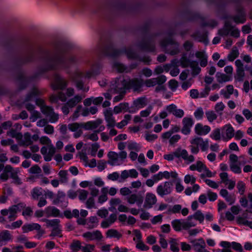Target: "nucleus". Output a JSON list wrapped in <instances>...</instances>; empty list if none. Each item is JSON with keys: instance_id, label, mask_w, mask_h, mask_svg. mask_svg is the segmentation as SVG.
I'll return each instance as SVG.
<instances>
[{"instance_id": "17", "label": "nucleus", "mask_w": 252, "mask_h": 252, "mask_svg": "<svg viewBox=\"0 0 252 252\" xmlns=\"http://www.w3.org/2000/svg\"><path fill=\"white\" fill-rule=\"evenodd\" d=\"M177 158H182L186 163L189 164L193 162L195 160L194 157L192 155H189L186 149L178 148V152H176Z\"/></svg>"}, {"instance_id": "20", "label": "nucleus", "mask_w": 252, "mask_h": 252, "mask_svg": "<svg viewBox=\"0 0 252 252\" xmlns=\"http://www.w3.org/2000/svg\"><path fill=\"white\" fill-rule=\"evenodd\" d=\"M166 81V77L164 75H160L157 78H153L147 79L144 82V84L147 87H152L156 85H162Z\"/></svg>"}, {"instance_id": "55", "label": "nucleus", "mask_w": 252, "mask_h": 252, "mask_svg": "<svg viewBox=\"0 0 252 252\" xmlns=\"http://www.w3.org/2000/svg\"><path fill=\"white\" fill-rule=\"evenodd\" d=\"M43 220L46 222L47 226H51L54 228L60 225V220L57 219H55L53 220L44 219Z\"/></svg>"}, {"instance_id": "31", "label": "nucleus", "mask_w": 252, "mask_h": 252, "mask_svg": "<svg viewBox=\"0 0 252 252\" xmlns=\"http://www.w3.org/2000/svg\"><path fill=\"white\" fill-rule=\"evenodd\" d=\"M85 97V95L81 94H77L72 98L69 99L67 101V105L69 108H73L76 106L77 104L81 102L83 98Z\"/></svg>"}, {"instance_id": "16", "label": "nucleus", "mask_w": 252, "mask_h": 252, "mask_svg": "<svg viewBox=\"0 0 252 252\" xmlns=\"http://www.w3.org/2000/svg\"><path fill=\"white\" fill-rule=\"evenodd\" d=\"M82 236L88 242L91 241H99L101 240L103 238V236L101 232L97 230L84 233L82 234Z\"/></svg>"}, {"instance_id": "46", "label": "nucleus", "mask_w": 252, "mask_h": 252, "mask_svg": "<svg viewBox=\"0 0 252 252\" xmlns=\"http://www.w3.org/2000/svg\"><path fill=\"white\" fill-rule=\"evenodd\" d=\"M41 188L35 187L31 191L32 197L33 199L38 200L43 194Z\"/></svg>"}, {"instance_id": "36", "label": "nucleus", "mask_w": 252, "mask_h": 252, "mask_svg": "<svg viewBox=\"0 0 252 252\" xmlns=\"http://www.w3.org/2000/svg\"><path fill=\"white\" fill-rule=\"evenodd\" d=\"M140 47L143 50L152 52L155 50V47L153 43L149 40L143 41L140 44Z\"/></svg>"}, {"instance_id": "1", "label": "nucleus", "mask_w": 252, "mask_h": 252, "mask_svg": "<svg viewBox=\"0 0 252 252\" xmlns=\"http://www.w3.org/2000/svg\"><path fill=\"white\" fill-rule=\"evenodd\" d=\"M44 62V71L66 69L68 68L71 63L74 62V58H67L65 55L64 51L58 48L53 55L47 53Z\"/></svg>"}, {"instance_id": "49", "label": "nucleus", "mask_w": 252, "mask_h": 252, "mask_svg": "<svg viewBox=\"0 0 252 252\" xmlns=\"http://www.w3.org/2000/svg\"><path fill=\"white\" fill-rule=\"evenodd\" d=\"M239 55L238 50L236 47L233 48L231 52L228 55L227 59L228 61L233 62L236 58H237Z\"/></svg>"}, {"instance_id": "38", "label": "nucleus", "mask_w": 252, "mask_h": 252, "mask_svg": "<svg viewBox=\"0 0 252 252\" xmlns=\"http://www.w3.org/2000/svg\"><path fill=\"white\" fill-rule=\"evenodd\" d=\"M206 166V165L201 161H197L195 163L190 165L189 169L191 171L196 170L199 172H202Z\"/></svg>"}, {"instance_id": "23", "label": "nucleus", "mask_w": 252, "mask_h": 252, "mask_svg": "<svg viewBox=\"0 0 252 252\" xmlns=\"http://www.w3.org/2000/svg\"><path fill=\"white\" fill-rule=\"evenodd\" d=\"M13 236L7 230H3L0 232V246L5 245L8 242H12Z\"/></svg>"}, {"instance_id": "9", "label": "nucleus", "mask_w": 252, "mask_h": 252, "mask_svg": "<svg viewBox=\"0 0 252 252\" xmlns=\"http://www.w3.org/2000/svg\"><path fill=\"white\" fill-rule=\"evenodd\" d=\"M171 225L176 231H180L182 229L188 230L194 226V223L189 220H174L171 221Z\"/></svg>"}, {"instance_id": "37", "label": "nucleus", "mask_w": 252, "mask_h": 252, "mask_svg": "<svg viewBox=\"0 0 252 252\" xmlns=\"http://www.w3.org/2000/svg\"><path fill=\"white\" fill-rule=\"evenodd\" d=\"M19 172L20 170L18 168H13L10 176L11 178L13 180L12 183L16 185H20L22 184L21 179L18 177V175Z\"/></svg>"}, {"instance_id": "39", "label": "nucleus", "mask_w": 252, "mask_h": 252, "mask_svg": "<svg viewBox=\"0 0 252 252\" xmlns=\"http://www.w3.org/2000/svg\"><path fill=\"white\" fill-rule=\"evenodd\" d=\"M106 236L107 238L119 240L122 237V234L116 229H110L106 232Z\"/></svg>"}, {"instance_id": "28", "label": "nucleus", "mask_w": 252, "mask_h": 252, "mask_svg": "<svg viewBox=\"0 0 252 252\" xmlns=\"http://www.w3.org/2000/svg\"><path fill=\"white\" fill-rule=\"evenodd\" d=\"M44 213L47 217H58L61 216L60 211L54 206H49L44 210Z\"/></svg>"}, {"instance_id": "35", "label": "nucleus", "mask_w": 252, "mask_h": 252, "mask_svg": "<svg viewBox=\"0 0 252 252\" xmlns=\"http://www.w3.org/2000/svg\"><path fill=\"white\" fill-rule=\"evenodd\" d=\"M13 168L11 166L7 165L5 166L2 173L0 176V179L4 181L8 180L9 176H11V172H12Z\"/></svg>"}, {"instance_id": "52", "label": "nucleus", "mask_w": 252, "mask_h": 252, "mask_svg": "<svg viewBox=\"0 0 252 252\" xmlns=\"http://www.w3.org/2000/svg\"><path fill=\"white\" fill-rule=\"evenodd\" d=\"M85 140H90L94 142L97 141L98 140L97 133L94 131L92 133H87L84 135Z\"/></svg>"}, {"instance_id": "30", "label": "nucleus", "mask_w": 252, "mask_h": 252, "mask_svg": "<svg viewBox=\"0 0 252 252\" xmlns=\"http://www.w3.org/2000/svg\"><path fill=\"white\" fill-rule=\"evenodd\" d=\"M188 220H189L191 222L194 223V226L196 225V222L193 220V219L199 221L200 223H202L205 219L204 214L200 210H197L195 212L193 215L189 216Z\"/></svg>"}, {"instance_id": "25", "label": "nucleus", "mask_w": 252, "mask_h": 252, "mask_svg": "<svg viewBox=\"0 0 252 252\" xmlns=\"http://www.w3.org/2000/svg\"><path fill=\"white\" fill-rule=\"evenodd\" d=\"M102 123L101 119L95 121H88L86 123H82V128L85 130H90L94 129L98 127Z\"/></svg>"}, {"instance_id": "18", "label": "nucleus", "mask_w": 252, "mask_h": 252, "mask_svg": "<svg viewBox=\"0 0 252 252\" xmlns=\"http://www.w3.org/2000/svg\"><path fill=\"white\" fill-rule=\"evenodd\" d=\"M143 201V196L140 194L131 193L126 197V201L128 204L130 205L135 204L138 207L142 206Z\"/></svg>"}, {"instance_id": "6", "label": "nucleus", "mask_w": 252, "mask_h": 252, "mask_svg": "<svg viewBox=\"0 0 252 252\" xmlns=\"http://www.w3.org/2000/svg\"><path fill=\"white\" fill-rule=\"evenodd\" d=\"M160 45L166 53L171 55H176L180 52L179 44L171 37L162 40Z\"/></svg>"}, {"instance_id": "42", "label": "nucleus", "mask_w": 252, "mask_h": 252, "mask_svg": "<svg viewBox=\"0 0 252 252\" xmlns=\"http://www.w3.org/2000/svg\"><path fill=\"white\" fill-rule=\"evenodd\" d=\"M180 130V128L178 126H173L170 130L165 132H164L161 135V138L163 140L169 139L173 132H178Z\"/></svg>"}, {"instance_id": "56", "label": "nucleus", "mask_w": 252, "mask_h": 252, "mask_svg": "<svg viewBox=\"0 0 252 252\" xmlns=\"http://www.w3.org/2000/svg\"><path fill=\"white\" fill-rule=\"evenodd\" d=\"M234 21L237 23H244L246 21L245 14L243 12L233 17Z\"/></svg>"}, {"instance_id": "13", "label": "nucleus", "mask_w": 252, "mask_h": 252, "mask_svg": "<svg viewBox=\"0 0 252 252\" xmlns=\"http://www.w3.org/2000/svg\"><path fill=\"white\" fill-rule=\"evenodd\" d=\"M221 130L222 132V139L224 141H227L230 140L234 136V129L230 124L223 126Z\"/></svg>"}, {"instance_id": "12", "label": "nucleus", "mask_w": 252, "mask_h": 252, "mask_svg": "<svg viewBox=\"0 0 252 252\" xmlns=\"http://www.w3.org/2000/svg\"><path fill=\"white\" fill-rule=\"evenodd\" d=\"M172 186L171 182L167 181L159 184L156 189L157 194L161 197L170 194L172 190Z\"/></svg>"}, {"instance_id": "33", "label": "nucleus", "mask_w": 252, "mask_h": 252, "mask_svg": "<svg viewBox=\"0 0 252 252\" xmlns=\"http://www.w3.org/2000/svg\"><path fill=\"white\" fill-rule=\"evenodd\" d=\"M233 29V26L229 21H226L223 28L219 30L218 33L220 35L226 36L230 33Z\"/></svg>"}, {"instance_id": "21", "label": "nucleus", "mask_w": 252, "mask_h": 252, "mask_svg": "<svg viewBox=\"0 0 252 252\" xmlns=\"http://www.w3.org/2000/svg\"><path fill=\"white\" fill-rule=\"evenodd\" d=\"M105 120L107 122V126L108 128L114 127L116 125L115 120L113 116V113L111 108H109L104 111Z\"/></svg>"}, {"instance_id": "2", "label": "nucleus", "mask_w": 252, "mask_h": 252, "mask_svg": "<svg viewBox=\"0 0 252 252\" xmlns=\"http://www.w3.org/2000/svg\"><path fill=\"white\" fill-rule=\"evenodd\" d=\"M40 94V92L36 88H33L32 91L26 96L23 104L25 105L26 108L30 112H32L31 119L32 122L35 121L37 118L40 117V114L37 111H34V106L29 102L34 100L36 96Z\"/></svg>"}, {"instance_id": "47", "label": "nucleus", "mask_w": 252, "mask_h": 252, "mask_svg": "<svg viewBox=\"0 0 252 252\" xmlns=\"http://www.w3.org/2000/svg\"><path fill=\"white\" fill-rule=\"evenodd\" d=\"M192 187H188L185 190V193L187 195H190L192 192H197L200 189V186L198 184H192Z\"/></svg>"}, {"instance_id": "45", "label": "nucleus", "mask_w": 252, "mask_h": 252, "mask_svg": "<svg viewBox=\"0 0 252 252\" xmlns=\"http://www.w3.org/2000/svg\"><path fill=\"white\" fill-rule=\"evenodd\" d=\"M128 104L127 103H121L114 107L113 111L115 114H119L123 110H127Z\"/></svg>"}, {"instance_id": "19", "label": "nucleus", "mask_w": 252, "mask_h": 252, "mask_svg": "<svg viewBox=\"0 0 252 252\" xmlns=\"http://www.w3.org/2000/svg\"><path fill=\"white\" fill-rule=\"evenodd\" d=\"M183 127L181 132L185 135H188L190 133L191 128L194 124V121L191 117H185L182 120Z\"/></svg>"}, {"instance_id": "32", "label": "nucleus", "mask_w": 252, "mask_h": 252, "mask_svg": "<svg viewBox=\"0 0 252 252\" xmlns=\"http://www.w3.org/2000/svg\"><path fill=\"white\" fill-rule=\"evenodd\" d=\"M117 218V217L116 214H111L107 219L101 222V226L104 228L109 227L116 220Z\"/></svg>"}, {"instance_id": "22", "label": "nucleus", "mask_w": 252, "mask_h": 252, "mask_svg": "<svg viewBox=\"0 0 252 252\" xmlns=\"http://www.w3.org/2000/svg\"><path fill=\"white\" fill-rule=\"evenodd\" d=\"M156 195L151 192H147L146 194L143 206L146 209L151 208L157 202Z\"/></svg>"}, {"instance_id": "27", "label": "nucleus", "mask_w": 252, "mask_h": 252, "mask_svg": "<svg viewBox=\"0 0 252 252\" xmlns=\"http://www.w3.org/2000/svg\"><path fill=\"white\" fill-rule=\"evenodd\" d=\"M220 194L225 199L229 205L233 204L235 201V195L234 194H229L228 191L226 189H220Z\"/></svg>"}, {"instance_id": "58", "label": "nucleus", "mask_w": 252, "mask_h": 252, "mask_svg": "<svg viewBox=\"0 0 252 252\" xmlns=\"http://www.w3.org/2000/svg\"><path fill=\"white\" fill-rule=\"evenodd\" d=\"M245 75L244 69L236 70L235 80L238 82H242Z\"/></svg>"}, {"instance_id": "8", "label": "nucleus", "mask_w": 252, "mask_h": 252, "mask_svg": "<svg viewBox=\"0 0 252 252\" xmlns=\"http://www.w3.org/2000/svg\"><path fill=\"white\" fill-rule=\"evenodd\" d=\"M109 158L108 163L111 166H118L122 164L127 157L126 151H122L119 153L115 152H109L107 154Z\"/></svg>"}, {"instance_id": "53", "label": "nucleus", "mask_w": 252, "mask_h": 252, "mask_svg": "<svg viewBox=\"0 0 252 252\" xmlns=\"http://www.w3.org/2000/svg\"><path fill=\"white\" fill-rule=\"evenodd\" d=\"M216 77L217 81L220 83L228 82L230 80V77L228 75L220 72L217 73Z\"/></svg>"}, {"instance_id": "5", "label": "nucleus", "mask_w": 252, "mask_h": 252, "mask_svg": "<svg viewBox=\"0 0 252 252\" xmlns=\"http://www.w3.org/2000/svg\"><path fill=\"white\" fill-rule=\"evenodd\" d=\"M126 79L124 77H119L112 80L109 85V92L113 94H123L126 93Z\"/></svg>"}, {"instance_id": "44", "label": "nucleus", "mask_w": 252, "mask_h": 252, "mask_svg": "<svg viewBox=\"0 0 252 252\" xmlns=\"http://www.w3.org/2000/svg\"><path fill=\"white\" fill-rule=\"evenodd\" d=\"M221 129L219 128L214 129L210 135V137L213 140L219 141L222 139V134H221Z\"/></svg>"}, {"instance_id": "64", "label": "nucleus", "mask_w": 252, "mask_h": 252, "mask_svg": "<svg viewBox=\"0 0 252 252\" xmlns=\"http://www.w3.org/2000/svg\"><path fill=\"white\" fill-rule=\"evenodd\" d=\"M225 107V105L222 102H220L216 104L215 106V110L220 115H222V111Z\"/></svg>"}, {"instance_id": "14", "label": "nucleus", "mask_w": 252, "mask_h": 252, "mask_svg": "<svg viewBox=\"0 0 252 252\" xmlns=\"http://www.w3.org/2000/svg\"><path fill=\"white\" fill-rule=\"evenodd\" d=\"M67 85L66 81L56 74L54 76V80L52 83V87L54 90H63Z\"/></svg>"}, {"instance_id": "63", "label": "nucleus", "mask_w": 252, "mask_h": 252, "mask_svg": "<svg viewBox=\"0 0 252 252\" xmlns=\"http://www.w3.org/2000/svg\"><path fill=\"white\" fill-rule=\"evenodd\" d=\"M97 219L96 217H91L90 218L89 221L87 223V228L91 229L97 226Z\"/></svg>"}, {"instance_id": "15", "label": "nucleus", "mask_w": 252, "mask_h": 252, "mask_svg": "<svg viewBox=\"0 0 252 252\" xmlns=\"http://www.w3.org/2000/svg\"><path fill=\"white\" fill-rule=\"evenodd\" d=\"M195 252H209L206 249V245L204 240L200 238L190 241Z\"/></svg>"}, {"instance_id": "41", "label": "nucleus", "mask_w": 252, "mask_h": 252, "mask_svg": "<svg viewBox=\"0 0 252 252\" xmlns=\"http://www.w3.org/2000/svg\"><path fill=\"white\" fill-rule=\"evenodd\" d=\"M189 67L191 69L192 74L194 75H198L201 71V68L199 67L198 63L195 61H191Z\"/></svg>"}, {"instance_id": "43", "label": "nucleus", "mask_w": 252, "mask_h": 252, "mask_svg": "<svg viewBox=\"0 0 252 252\" xmlns=\"http://www.w3.org/2000/svg\"><path fill=\"white\" fill-rule=\"evenodd\" d=\"M32 136L29 132L25 133L23 136V139L20 142V145L25 146H28L32 144Z\"/></svg>"}, {"instance_id": "10", "label": "nucleus", "mask_w": 252, "mask_h": 252, "mask_svg": "<svg viewBox=\"0 0 252 252\" xmlns=\"http://www.w3.org/2000/svg\"><path fill=\"white\" fill-rule=\"evenodd\" d=\"M74 94V90L72 88H68L66 90V94L62 91L58 92L56 94H52L50 99L52 103H57L59 100L62 102H65L67 99V97H70L73 96Z\"/></svg>"}, {"instance_id": "48", "label": "nucleus", "mask_w": 252, "mask_h": 252, "mask_svg": "<svg viewBox=\"0 0 252 252\" xmlns=\"http://www.w3.org/2000/svg\"><path fill=\"white\" fill-rule=\"evenodd\" d=\"M89 191L83 189H78V197L81 201L86 200L89 195Z\"/></svg>"}, {"instance_id": "57", "label": "nucleus", "mask_w": 252, "mask_h": 252, "mask_svg": "<svg viewBox=\"0 0 252 252\" xmlns=\"http://www.w3.org/2000/svg\"><path fill=\"white\" fill-rule=\"evenodd\" d=\"M203 172V173L200 175V177L204 180L206 177L211 178L215 176V174L213 173L207 166L204 169Z\"/></svg>"}, {"instance_id": "40", "label": "nucleus", "mask_w": 252, "mask_h": 252, "mask_svg": "<svg viewBox=\"0 0 252 252\" xmlns=\"http://www.w3.org/2000/svg\"><path fill=\"white\" fill-rule=\"evenodd\" d=\"M41 226L37 223L25 224L22 226V230L24 233H27L33 230H39Z\"/></svg>"}, {"instance_id": "50", "label": "nucleus", "mask_w": 252, "mask_h": 252, "mask_svg": "<svg viewBox=\"0 0 252 252\" xmlns=\"http://www.w3.org/2000/svg\"><path fill=\"white\" fill-rule=\"evenodd\" d=\"M7 135L12 138H15L17 140L22 139L23 135L21 133L18 132L16 130L11 128L7 132Z\"/></svg>"}, {"instance_id": "51", "label": "nucleus", "mask_w": 252, "mask_h": 252, "mask_svg": "<svg viewBox=\"0 0 252 252\" xmlns=\"http://www.w3.org/2000/svg\"><path fill=\"white\" fill-rule=\"evenodd\" d=\"M131 118V116L130 115H125L124 120H123L121 122L117 123L116 124V126L119 128H122L124 126L127 125L128 121L130 120Z\"/></svg>"}, {"instance_id": "60", "label": "nucleus", "mask_w": 252, "mask_h": 252, "mask_svg": "<svg viewBox=\"0 0 252 252\" xmlns=\"http://www.w3.org/2000/svg\"><path fill=\"white\" fill-rule=\"evenodd\" d=\"M205 115L209 122H212L217 118V114L213 111L209 110L206 111Z\"/></svg>"}, {"instance_id": "54", "label": "nucleus", "mask_w": 252, "mask_h": 252, "mask_svg": "<svg viewBox=\"0 0 252 252\" xmlns=\"http://www.w3.org/2000/svg\"><path fill=\"white\" fill-rule=\"evenodd\" d=\"M58 175L60 177V181L61 182V183H66L68 182V173L66 170H62L60 171L58 173Z\"/></svg>"}, {"instance_id": "3", "label": "nucleus", "mask_w": 252, "mask_h": 252, "mask_svg": "<svg viewBox=\"0 0 252 252\" xmlns=\"http://www.w3.org/2000/svg\"><path fill=\"white\" fill-rule=\"evenodd\" d=\"M191 145L189 146L192 154H197L200 147L203 152L206 151L209 148V141L208 139H203L201 137H195L190 140Z\"/></svg>"}, {"instance_id": "7", "label": "nucleus", "mask_w": 252, "mask_h": 252, "mask_svg": "<svg viewBox=\"0 0 252 252\" xmlns=\"http://www.w3.org/2000/svg\"><path fill=\"white\" fill-rule=\"evenodd\" d=\"M36 104L40 106L41 111L47 117L49 118V122L54 123L58 121L59 115L54 112L53 109L44 105V101L41 99H36Z\"/></svg>"}, {"instance_id": "11", "label": "nucleus", "mask_w": 252, "mask_h": 252, "mask_svg": "<svg viewBox=\"0 0 252 252\" xmlns=\"http://www.w3.org/2000/svg\"><path fill=\"white\" fill-rule=\"evenodd\" d=\"M127 90H132L134 92H140L143 85V80L137 78L126 79Z\"/></svg>"}, {"instance_id": "4", "label": "nucleus", "mask_w": 252, "mask_h": 252, "mask_svg": "<svg viewBox=\"0 0 252 252\" xmlns=\"http://www.w3.org/2000/svg\"><path fill=\"white\" fill-rule=\"evenodd\" d=\"M96 74V73L93 71H89L85 74L80 71H76L71 76V78L75 82L76 86L78 90L87 92L89 91V87H84L82 79L83 78H89Z\"/></svg>"}, {"instance_id": "34", "label": "nucleus", "mask_w": 252, "mask_h": 252, "mask_svg": "<svg viewBox=\"0 0 252 252\" xmlns=\"http://www.w3.org/2000/svg\"><path fill=\"white\" fill-rule=\"evenodd\" d=\"M103 52L104 54L105 55L113 58L119 56L121 53V52L120 51L115 49L112 46L107 47L105 49Z\"/></svg>"}, {"instance_id": "26", "label": "nucleus", "mask_w": 252, "mask_h": 252, "mask_svg": "<svg viewBox=\"0 0 252 252\" xmlns=\"http://www.w3.org/2000/svg\"><path fill=\"white\" fill-rule=\"evenodd\" d=\"M211 127L207 125L203 126L201 123L197 124L194 127V131L198 135H205L209 133Z\"/></svg>"}, {"instance_id": "61", "label": "nucleus", "mask_w": 252, "mask_h": 252, "mask_svg": "<svg viewBox=\"0 0 252 252\" xmlns=\"http://www.w3.org/2000/svg\"><path fill=\"white\" fill-rule=\"evenodd\" d=\"M196 178L192 175L187 174L184 177V182L186 184H194L196 182Z\"/></svg>"}, {"instance_id": "29", "label": "nucleus", "mask_w": 252, "mask_h": 252, "mask_svg": "<svg viewBox=\"0 0 252 252\" xmlns=\"http://www.w3.org/2000/svg\"><path fill=\"white\" fill-rule=\"evenodd\" d=\"M195 57L200 60V65L201 67H206L208 64V56L205 51H197Z\"/></svg>"}, {"instance_id": "59", "label": "nucleus", "mask_w": 252, "mask_h": 252, "mask_svg": "<svg viewBox=\"0 0 252 252\" xmlns=\"http://www.w3.org/2000/svg\"><path fill=\"white\" fill-rule=\"evenodd\" d=\"M85 204L86 208L89 209L96 208L95 204L94 197H93V196L89 197L88 199L86 200Z\"/></svg>"}, {"instance_id": "62", "label": "nucleus", "mask_w": 252, "mask_h": 252, "mask_svg": "<svg viewBox=\"0 0 252 252\" xmlns=\"http://www.w3.org/2000/svg\"><path fill=\"white\" fill-rule=\"evenodd\" d=\"M190 62L191 61L187 58L186 54H184L180 60V65L183 67H186L189 66Z\"/></svg>"}, {"instance_id": "24", "label": "nucleus", "mask_w": 252, "mask_h": 252, "mask_svg": "<svg viewBox=\"0 0 252 252\" xmlns=\"http://www.w3.org/2000/svg\"><path fill=\"white\" fill-rule=\"evenodd\" d=\"M52 203L55 205L62 203V205L66 206L67 201L65 193L62 191H58L56 197L53 199Z\"/></svg>"}]
</instances>
